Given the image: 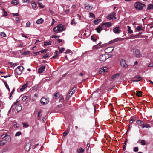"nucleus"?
<instances>
[{
  "instance_id": "obj_41",
  "label": "nucleus",
  "mask_w": 153,
  "mask_h": 153,
  "mask_svg": "<svg viewBox=\"0 0 153 153\" xmlns=\"http://www.w3.org/2000/svg\"><path fill=\"white\" fill-rule=\"evenodd\" d=\"M0 35L3 37H5L6 36L5 33L4 32H1L0 33Z\"/></svg>"
},
{
  "instance_id": "obj_7",
  "label": "nucleus",
  "mask_w": 153,
  "mask_h": 153,
  "mask_svg": "<svg viewBox=\"0 0 153 153\" xmlns=\"http://www.w3.org/2000/svg\"><path fill=\"white\" fill-rule=\"evenodd\" d=\"M120 65L123 68H126L128 67V65L126 64V61L123 59L120 60Z\"/></svg>"
},
{
  "instance_id": "obj_61",
  "label": "nucleus",
  "mask_w": 153,
  "mask_h": 153,
  "mask_svg": "<svg viewBox=\"0 0 153 153\" xmlns=\"http://www.w3.org/2000/svg\"><path fill=\"white\" fill-rule=\"evenodd\" d=\"M7 134H2V135H1V138H5L7 136Z\"/></svg>"
},
{
  "instance_id": "obj_62",
  "label": "nucleus",
  "mask_w": 153,
  "mask_h": 153,
  "mask_svg": "<svg viewBox=\"0 0 153 153\" xmlns=\"http://www.w3.org/2000/svg\"><path fill=\"white\" fill-rule=\"evenodd\" d=\"M22 124L23 125V127H27L28 126H29V125L27 124L26 123H22Z\"/></svg>"
},
{
  "instance_id": "obj_53",
  "label": "nucleus",
  "mask_w": 153,
  "mask_h": 153,
  "mask_svg": "<svg viewBox=\"0 0 153 153\" xmlns=\"http://www.w3.org/2000/svg\"><path fill=\"white\" fill-rule=\"evenodd\" d=\"M71 25H76V23L75 22V21L74 20V19H73L71 22Z\"/></svg>"
},
{
  "instance_id": "obj_22",
  "label": "nucleus",
  "mask_w": 153,
  "mask_h": 153,
  "mask_svg": "<svg viewBox=\"0 0 153 153\" xmlns=\"http://www.w3.org/2000/svg\"><path fill=\"white\" fill-rule=\"evenodd\" d=\"M129 38L132 39L137 38H138V35H137V34L136 35L132 34L130 35V36Z\"/></svg>"
},
{
  "instance_id": "obj_44",
  "label": "nucleus",
  "mask_w": 153,
  "mask_h": 153,
  "mask_svg": "<svg viewBox=\"0 0 153 153\" xmlns=\"http://www.w3.org/2000/svg\"><path fill=\"white\" fill-rule=\"evenodd\" d=\"M42 113V111L41 110H39L38 112V114L37 115V117H39V118H41V117L42 115H40V114Z\"/></svg>"
},
{
  "instance_id": "obj_38",
  "label": "nucleus",
  "mask_w": 153,
  "mask_h": 153,
  "mask_svg": "<svg viewBox=\"0 0 153 153\" xmlns=\"http://www.w3.org/2000/svg\"><path fill=\"white\" fill-rule=\"evenodd\" d=\"M8 147H6L4 148L2 150V152H5L7 151L8 150Z\"/></svg>"
},
{
  "instance_id": "obj_52",
  "label": "nucleus",
  "mask_w": 153,
  "mask_h": 153,
  "mask_svg": "<svg viewBox=\"0 0 153 153\" xmlns=\"http://www.w3.org/2000/svg\"><path fill=\"white\" fill-rule=\"evenodd\" d=\"M27 86V84L26 83V84H24L22 86V89H25Z\"/></svg>"
},
{
  "instance_id": "obj_23",
  "label": "nucleus",
  "mask_w": 153,
  "mask_h": 153,
  "mask_svg": "<svg viewBox=\"0 0 153 153\" xmlns=\"http://www.w3.org/2000/svg\"><path fill=\"white\" fill-rule=\"evenodd\" d=\"M53 30L54 32L56 33H58L59 32H60V30H59L57 26L53 28Z\"/></svg>"
},
{
  "instance_id": "obj_24",
  "label": "nucleus",
  "mask_w": 153,
  "mask_h": 153,
  "mask_svg": "<svg viewBox=\"0 0 153 153\" xmlns=\"http://www.w3.org/2000/svg\"><path fill=\"white\" fill-rule=\"evenodd\" d=\"M136 30L138 31L142 30L143 29L142 26L141 25L138 26L136 28Z\"/></svg>"
},
{
  "instance_id": "obj_2",
  "label": "nucleus",
  "mask_w": 153,
  "mask_h": 153,
  "mask_svg": "<svg viewBox=\"0 0 153 153\" xmlns=\"http://www.w3.org/2000/svg\"><path fill=\"white\" fill-rule=\"evenodd\" d=\"M24 69V67L21 66H19L17 67V68L15 70V73L18 75H20L22 72V70Z\"/></svg>"
},
{
  "instance_id": "obj_33",
  "label": "nucleus",
  "mask_w": 153,
  "mask_h": 153,
  "mask_svg": "<svg viewBox=\"0 0 153 153\" xmlns=\"http://www.w3.org/2000/svg\"><path fill=\"white\" fill-rule=\"evenodd\" d=\"M100 21H101V19H98L94 20V23L95 25H97L98 23H99Z\"/></svg>"
},
{
  "instance_id": "obj_28",
  "label": "nucleus",
  "mask_w": 153,
  "mask_h": 153,
  "mask_svg": "<svg viewBox=\"0 0 153 153\" xmlns=\"http://www.w3.org/2000/svg\"><path fill=\"white\" fill-rule=\"evenodd\" d=\"M128 30V33L129 34H131L133 33V31L131 29V27L129 26H127Z\"/></svg>"
},
{
  "instance_id": "obj_20",
  "label": "nucleus",
  "mask_w": 153,
  "mask_h": 153,
  "mask_svg": "<svg viewBox=\"0 0 153 153\" xmlns=\"http://www.w3.org/2000/svg\"><path fill=\"white\" fill-rule=\"evenodd\" d=\"M102 24L106 27H110L111 25V23L109 22H106Z\"/></svg>"
},
{
  "instance_id": "obj_21",
  "label": "nucleus",
  "mask_w": 153,
  "mask_h": 153,
  "mask_svg": "<svg viewBox=\"0 0 153 153\" xmlns=\"http://www.w3.org/2000/svg\"><path fill=\"white\" fill-rule=\"evenodd\" d=\"M52 42L51 41H50L49 42H44V46H47L48 45H51V44Z\"/></svg>"
},
{
  "instance_id": "obj_5",
  "label": "nucleus",
  "mask_w": 153,
  "mask_h": 153,
  "mask_svg": "<svg viewBox=\"0 0 153 153\" xmlns=\"http://www.w3.org/2000/svg\"><path fill=\"white\" fill-rule=\"evenodd\" d=\"M116 12L115 11H113L110 14L108 15L107 16V19L109 20H111L113 18L116 19Z\"/></svg>"
},
{
  "instance_id": "obj_12",
  "label": "nucleus",
  "mask_w": 153,
  "mask_h": 153,
  "mask_svg": "<svg viewBox=\"0 0 153 153\" xmlns=\"http://www.w3.org/2000/svg\"><path fill=\"white\" fill-rule=\"evenodd\" d=\"M45 65L42 66L40 67L39 68L38 70V73H42L43 72V71L45 70Z\"/></svg>"
},
{
  "instance_id": "obj_10",
  "label": "nucleus",
  "mask_w": 153,
  "mask_h": 153,
  "mask_svg": "<svg viewBox=\"0 0 153 153\" xmlns=\"http://www.w3.org/2000/svg\"><path fill=\"white\" fill-rule=\"evenodd\" d=\"M114 49L113 47H108L105 49V51L107 53H110Z\"/></svg>"
},
{
  "instance_id": "obj_27",
  "label": "nucleus",
  "mask_w": 153,
  "mask_h": 153,
  "mask_svg": "<svg viewBox=\"0 0 153 153\" xmlns=\"http://www.w3.org/2000/svg\"><path fill=\"white\" fill-rule=\"evenodd\" d=\"M3 82L6 88L9 91H10V88L7 83L4 80H3Z\"/></svg>"
},
{
  "instance_id": "obj_4",
  "label": "nucleus",
  "mask_w": 153,
  "mask_h": 153,
  "mask_svg": "<svg viewBox=\"0 0 153 153\" xmlns=\"http://www.w3.org/2000/svg\"><path fill=\"white\" fill-rule=\"evenodd\" d=\"M131 51L133 52L134 55L137 57H140L141 56L140 51L138 49H134L131 50Z\"/></svg>"
},
{
  "instance_id": "obj_51",
  "label": "nucleus",
  "mask_w": 153,
  "mask_h": 153,
  "mask_svg": "<svg viewBox=\"0 0 153 153\" xmlns=\"http://www.w3.org/2000/svg\"><path fill=\"white\" fill-rule=\"evenodd\" d=\"M135 120L136 118H133V119H131L130 120V123H132L133 121H135Z\"/></svg>"
},
{
  "instance_id": "obj_45",
  "label": "nucleus",
  "mask_w": 153,
  "mask_h": 153,
  "mask_svg": "<svg viewBox=\"0 0 153 153\" xmlns=\"http://www.w3.org/2000/svg\"><path fill=\"white\" fill-rule=\"evenodd\" d=\"M91 39L93 40L94 42H95L97 40V39L94 38V35L91 36Z\"/></svg>"
},
{
  "instance_id": "obj_31",
  "label": "nucleus",
  "mask_w": 153,
  "mask_h": 153,
  "mask_svg": "<svg viewBox=\"0 0 153 153\" xmlns=\"http://www.w3.org/2000/svg\"><path fill=\"white\" fill-rule=\"evenodd\" d=\"M142 127L143 128H150V126L147 123H146L144 124H143V126H142Z\"/></svg>"
},
{
  "instance_id": "obj_55",
  "label": "nucleus",
  "mask_w": 153,
  "mask_h": 153,
  "mask_svg": "<svg viewBox=\"0 0 153 153\" xmlns=\"http://www.w3.org/2000/svg\"><path fill=\"white\" fill-rule=\"evenodd\" d=\"M65 50L64 48H62L61 49H59V52L60 53H62Z\"/></svg>"
},
{
  "instance_id": "obj_37",
  "label": "nucleus",
  "mask_w": 153,
  "mask_h": 153,
  "mask_svg": "<svg viewBox=\"0 0 153 153\" xmlns=\"http://www.w3.org/2000/svg\"><path fill=\"white\" fill-rule=\"evenodd\" d=\"M99 44H97L95 45H94L93 46V48H94V49H96L98 48H100L101 47H100V46H99Z\"/></svg>"
},
{
  "instance_id": "obj_6",
  "label": "nucleus",
  "mask_w": 153,
  "mask_h": 153,
  "mask_svg": "<svg viewBox=\"0 0 153 153\" xmlns=\"http://www.w3.org/2000/svg\"><path fill=\"white\" fill-rule=\"evenodd\" d=\"M49 102V98L43 97L40 100V102L43 105L48 104Z\"/></svg>"
},
{
  "instance_id": "obj_11",
  "label": "nucleus",
  "mask_w": 153,
  "mask_h": 153,
  "mask_svg": "<svg viewBox=\"0 0 153 153\" xmlns=\"http://www.w3.org/2000/svg\"><path fill=\"white\" fill-rule=\"evenodd\" d=\"M85 8L86 9L88 10H91L93 8L91 5H90L88 4H85Z\"/></svg>"
},
{
  "instance_id": "obj_34",
  "label": "nucleus",
  "mask_w": 153,
  "mask_h": 153,
  "mask_svg": "<svg viewBox=\"0 0 153 153\" xmlns=\"http://www.w3.org/2000/svg\"><path fill=\"white\" fill-rule=\"evenodd\" d=\"M2 10H3V14L2 15V16H7V12L6 11H5V10L4 9H2Z\"/></svg>"
},
{
  "instance_id": "obj_59",
  "label": "nucleus",
  "mask_w": 153,
  "mask_h": 153,
  "mask_svg": "<svg viewBox=\"0 0 153 153\" xmlns=\"http://www.w3.org/2000/svg\"><path fill=\"white\" fill-rule=\"evenodd\" d=\"M30 25V23L29 21L27 22L26 24V27H29Z\"/></svg>"
},
{
  "instance_id": "obj_47",
  "label": "nucleus",
  "mask_w": 153,
  "mask_h": 153,
  "mask_svg": "<svg viewBox=\"0 0 153 153\" xmlns=\"http://www.w3.org/2000/svg\"><path fill=\"white\" fill-rule=\"evenodd\" d=\"M89 17L91 18H94L95 17V16L93 13H90L89 14Z\"/></svg>"
},
{
  "instance_id": "obj_26",
  "label": "nucleus",
  "mask_w": 153,
  "mask_h": 153,
  "mask_svg": "<svg viewBox=\"0 0 153 153\" xmlns=\"http://www.w3.org/2000/svg\"><path fill=\"white\" fill-rule=\"evenodd\" d=\"M84 151V149L82 148H80L79 149L77 150L78 153H83Z\"/></svg>"
},
{
  "instance_id": "obj_1",
  "label": "nucleus",
  "mask_w": 153,
  "mask_h": 153,
  "mask_svg": "<svg viewBox=\"0 0 153 153\" xmlns=\"http://www.w3.org/2000/svg\"><path fill=\"white\" fill-rule=\"evenodd\" d=\"M134 7L137 10H141L145 6L144 4L141 3L140 2H136L134 4Z\"/></svg>"
},
{
  "instance_id": "obj_13",
  "label": "nucleus",
  "mask_w": 153,
  "mask_h": 153,
  "mask_svg": "<svg viewBox=\"0 0 153 153\" xmlns=\"http://www.w3.org/2000/svg\"><path fill=\"white\" fill-rule=\"evenodd\" d=\"M119 27H116L113 28V31L116 34H118L120 33V30Z\"/></svg>"
},
{
  "instance_id": "obj_56",
  "label": "nucleus",
  "mask_w": 153,
  "mask_h": 153,
  "mask_svg": "<svg viewBox=\"0 0 153 153\" xmlns=\"http://www.w3.org/2000/svg\"><path fill=\"white\" fill-rule=\"evenodd\" d=\"M68 133V130L66 132V131H65L63 133V135L64 136H66L67 134Z\"/></svg>"
},
{
  "instance_id": "obj_54",
  "label": "nucleus",
  "mask_w": 153,
  "mask_h": 153,
  "mask_svg": "<svg viewBox=\"0 0 153 153\" xmlns=\"http://www.w3.org/2000/svg\"><path fill=\"white\" fill-rule=\"evenodd\" d=\"M135 78H137V79H138L140 80H140H141L142 79V78L141 76H140L138 75H136L135 76Z\"/></svg>"
},
{
  "instance_id": "obj_17",
  "label": "nucleus",
  "mask_w": 153,
  "mask_h": 153,
  "mask_svg": "<svg viewBox=\"0 0 153 153\" xmlns=\"http://www.w3.org/2000/svg\"><path fill=\"white\" fill-rule=\"evenodd\" d=\"M5 138V139L4 140V141H6V143L7 142H10L11 140L10 136L9 135H7Z\"/></svg>"
},
{
  "instance_id": "obj_25",
  "label": "nucleus",
  "mask_w": 153,
  "mask_h": 153,
  "mask_svg": "<svg viewBox=\"0 0 153 153\" xmlns=\"http://www.w3.org/2000/svg\"><path fill=\"white\" fill-rule=\"evenodd\" d=\"M147 9L148 10L152 9V10H153V4H149L147 8Z\"/></svg>"
},
{
  "instance_id": "obj_8",
  "label": "nucleus",
  "mask_w": 153,
  "mask_h": 153,
  "mask_svg": "<svg viewBox=\"0 0 153 153\" xmlns=\"http://www.w3.org/2000/svg\"><path fill=\"white\" fill-rule=\"evenodd\" d=\"M104 26L103 24L101 25H100L99 26L95 29V30L99 33H100L101 31L103 29V26Z\"/></svg>"
},
{
  "instance_id": "obj_15",
  "label": "nucleus",
  "mask_w": 153,
  "mask_h": 153,
  "mask_svg": "<svg viewBox=\"0 0 153 153\" xmlns=\"http://www.w3.org/2000/svg\"><path fill=\"white\" fill-rule=\"evenodd\" d=\"M44 22V20L42 18H40L38 19L36 22V23L37 24H40Z\"/></svg>"
},
{
  "instance_id": "obj_43",
  "label": "nucleus",
  "mask_w": 153,
  "mask_h": 153,
  "mask_svg": "<svg viewBox=\"0 0 153 153\" xmlns=\"http://www.w3.org/2000/svg\"><path fill=\"white\" fill-rule=\"evenodd\" d=\"M47 49H44V50H42L40 51V52L44 54L46 53V52L47 51Z\"/></svg>"
},
{
  "instance_id": "obj_57",
  "label": "nucleus",
  "mask_w": 153,
  "mask_h": 153,
  "mask_svg": "<svg viewBox=\"0 0 153 153\" xmlns=\"http://www.w3.org/2000/svg\"><path fill=\"white\" fill-rule=\"evenodd\" d=\"M71 52V51L69 49H67L66 50L65 52V53L66 54H67L68 53H70Z\"/></svg>"
},
{
  "instance_id": "obj_19",
  "label": "nucleus",
  "mask_w": 153,
  "mask_h": 153,
  "mask_svg": "<svg viewBox=\"0 0 153 153\" xmlns=\"http://www.w3.org/2000/svg\"><path fill=\"white\" fill-rule=\"evenodd\" d=\"M32 7L33 9L35 8L37 6V4L34 1H32L31 2Z\"/></svg>"
},
{
  "instance_id": "obj_39",
  "label": "nucleus",
  "mask_w": 153,
  "mask_h": 153,
  "mask_svg": "<svg viewBox=\"0 0 153 153\" xmlns=\"http://www.w3.org/2000/svg\"><path fill=\"white\" fill-rule=\"evenodd\" d=\"M6 143V141L3 140L0 141V146H3Z\"/></svg>"
},
{
  "instance_id": "obj_29",
  "label": "nucleus",
  "mask_w": 153,
  "mask_h": 153,
  "mask_svg": "<svg viewBox=\"0 0 153 153\" xmlns=\"http://www.w3.org/2000/svg\"><path fill=\"white\" fill-rule=\"evenodd\" d=\"M28 98V96H23L22 99V101L23 102L25 101L26 99Z\"/></svg>"
},
{
  "instance_id": "obj_30",
  "label": "nucleus",
  "mask_w": 153,
  "mask_h": 153,
  "mask_svg": "<svg viewBox=\"0 0 153 153\" xmlns=\"http://www.w3.org/2000/svg\"><path fill=\"white\" fill-rule=\"evenodd\" d=\"M119 75L118 74H115L112 75V79H115L117 77H118Z\"/></svg>"
},
{
  "instance_id": "obj_16",
  "label": "nucleus",
  "mask_w": 153,
  "mask_h": 153,
  "mask_svg": "<svg viewBox=\"0 0 153 153\" xmlns=\"http://www.w3.org/2000/svg\"><path fill=\"white\" fill-rule=\"evenodd\" d=\"M137 124L139 126H143V122L140 120H137L136 122Z\"/></svg>"
},
{
  "instance_id": "obj_3",
  "label": "nucleus",
  "mask_w": 153,
  "mask_h": 153,
  "mask_svg": "<svg viewBox=\"0 0 153 153\" xmlns=\"http://www.w3.org/2000/svg\"><path fill=\"white\" fill-rule=\"evenodd\" d=\"M109 57L108 54L101 55L99 57V59L101 61L104 62Z\"/></svg>"
},
{
  "instance_id": "obj_64",
  "label": "nucleus",
  "mask_w": 153,
  "mask_h": 153,
  "mask_svg": "<svg viewBox=\"0 0 153 153\" xmlns=\"http://www.w3.org/2000/svg\"><path fill=\"white\" fill-rule=\"evenodd\" d=\"M40 52V51H38V52H33V53L35 54L36 55H39Z\"/></svg>"
},
{
  "instance_id": "obj_35",
  "label": "nucleus",
  "mask_w": 153,
  "mask_h": 153,
  "mask_svg": "<svg viewBox=\"0 0 153 153\" xmlns=\"http://www.w3.org/2000/svg\"><path fill=\"white\" fill-rule=\"evenodd\" d=\"M12 4L14 5H17L18 4V1L17 0H13L11 1Z\"/></svg>"
},
{
  "instance_id": "obj_18",
  "label": "nucleus",
  "mask_w": 153,
  "mask_h": 153,
  "mask_svg": "<svg viewBox=\"0 0 153 153\" xmlns=\"http://www.w3.org/2000/svg\"><path fill=\"white\" fill-rule=\"evenodd\" d=\"M71 91H69L66 95L65 100H68L69 98L71 96Z\"/></svg>"
},
{
  "instance_id": "obj_60",
  "label": "nucleus",
  "mask_w": 153,
  "mask_h": 153,
  "mask_svg": "<svg viewBox=\"0 0 153 153\" xmlns=\"http://www.w3.org/2000/svg\"><path fill=\"white\" fill-rule=\"evenodd\" d=\"M133 150L135 152H137L138 151V148L137 147H134V148Z\"/></svg>"
},
{
  "instance_id": "obj_14",
  "label": "nucleus",
  "mask_w": 153,
  "mask_h": 153,
  "mask_svg": "<svg viewBox=\"0 0 153 153\" xmlns=\"http://www.w3.org/2000/svg\"><path fill=\"white\" fill-rule=\"evenodd\" d=\"M59 30H60V32H61L64 30V28L65 26L62 24H59L57 25Z\"/></svg>"
},
{
  "instance_id": "obj_42",
  "label": "nucleus",
  "mask_w": 153,
  "mask_h": 153,
  "mask_svg": "<svg viewBox=\"0 0 153 153\" xmlns=\"http://www.w3.org/2000/svg\"><path fill=\"white\" fill-rule=\"evenodd\" d=\"M140 142L142 145H146L147 143L146 141L144 140H141Z\"/></svg>"
},
{
  "instance_id": "obj_49",
  "label": "nucleus",
  "mask_w": 153,
  "mask_h": 153,
  "mask_svg": "<svg viewBox=\"0 0 153 153\" xmlns=\"http://www.w3.org/2000/svg\"><path fill=\"white\" fill-rule=\"evenodd\" d=\"M22 134L21 133V132L19 131V132H16V134H15V136H20V135H21V134Z\"/></svg>"
},
{
  "instance_id": "obj_32",
  "label": "nucleus",
  "mask_w": 153,
  "mask_h": 153,
  "mask_svg": "<svg viewBox=\"0 0 153 153\" xmlns=\"http://www.w3.org/2000/svg\"><path fill=\"white\" fill-rule=\"evenodd\" d=\"M142 92L140 91H137L136 93V95L138 97H140L142 95Z\"/></svg>"
},
{
  "instance_id": "obj_46",
  "label": "nucleus",
  "mask_w": 153,
  "mask_h": 153,
  "mask_svg": "<svg viewBox=\"0 0 153 153\" xmlns=\"http://www.w3.org/2000/svg\"><path fill=\"white\" fill-rule=\"evenodd\" d=\"M64 100V97H63L62 96H61V97H60V98L59 99V102H62Z\"/></svg>"
},
{
  "instance_id": "obj_48",
  "label": "nucleus",
  "mask_w": 153,
  "mask_h": 153,
  "mask_svg": "<svg viewBox=\"0 0 153 153\" xmlns=\"http://www.w3.org/2000/svg\"><path fill=\"white\" fill-rule=\"evenodd\" d=\"M101 69L103 71V72L104 73L105 72L108 71L107 68L106 67L102 68Z\"/></svg>"
},
{
  "instance_id": "obj_36",
  "label": "nucleus",
  "mask_w": 153,
  "mask_h": 153,
  "mask_svg": "<svg viewBox=\"0 0 153 153\" xmlns=\"http://www.w3.org/2000/svg\"><path fill=\"white\" fill-rule=\"evenodd\" d=\"M118 40V39L116 38L114 39L113 40H111L109 41V43L110 44H112L113 43H114L116 42Z\"/></svg>"
},
{
  "instance_id": "obj_50",
  "label": "nucleus",
  "mask_w": 153,
  "mask_h": 153,
  "mask_svg": "<svg viewBox=\"0 0 153 153\" xmlns=\"http://www.w3.org/2000/svg\"><path fill=\"white\" fill-rule=\"evenodd\" d=\"M38 4L39 5V7L42 8H44V6L42 5V3L40 2H38Z\"/></svg>"
},
{
  "instance_id": "obj_58",
  "label": "nucleus",
  "mask_w": 153,
  "mask_h": 153,
  "mask_svg": "<svg viewBox=\"0 0 153 153\" xmlns=\"http://www.w3.org/2000/svg\"><path fill=\"white\" fill-rule=\"evenodd\" d=\"M70 91H71V95H72L75 92V89H72Z\"/></svg>"
},
{
  "instance_id": "obj_9",
  "label": "nucleus",
  "mask_w": 153,
  "mask_h": 153,
  "mask_svg": "<svg viewBox=\"0 0 153 153\" xmlns=\"http://www.w3.org/2000/svg\"><path fill=\"white\" fill-rule=\"evenodd\" d=\"M31 146V144L29 143H27L24 147L25 151L27 152H29Z\"/></svg>"
},
{
  "instance_id": "obj_63",
  "label": "nucleus",
  "mask_w": 153,
  "mask_h": 153,
  "mask_svg": "<svg viewBox=\"0 0 153 153\" xmlns=\"http://www.w3.org/2000/svg\"><path fill=\"white\" fill-rule=\"evenodd\" d=\"M60 36H56L55 35H54L52 36V38H54L56 39L57 38L59 37Z\"/></svg>"
},
{
  "instance_id": "obj_40",
  "label": "nucleus",
  "mask_w": 153,
  "mask_h": 153,
  "mask_svg": "<svg viewBox=\"0 0 153 153\" xmlns=\"http://www.w3.org/2000/svg\"><path fill=\"white\" fill-rule=\"evenodd\" d=\"M50 56L49 55V53H48L44 55L43 56V58H45H45H46L49 57Z\"/></svg>"
}]
</instances>
